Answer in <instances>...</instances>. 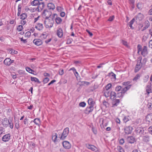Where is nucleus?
<instances>
[{"label": "nucleus", "mask_w": 152, "mask_h": 152, "mask_svg": "<svg viewBox=\"0 0 152 152\" xmlns=\"http://www.w3.org/2000/svg\"><path fill=\"white\" fill-rule=\"evenodd\" d=\"M140 52L143 56H146L148 53L147 47L144 46L142 48V46L140 45H137V53L140 54Z\"/></svg>", "instance_id": "1"}, {"label": "nucleus", "mask_w": 152, "mask_h": 152, "mask_svg": "<svg viewBox=\"0 0 152 152\" xmlns=\"http://www.w3.org/2000/svg\"><path fill=\"white\" fill-rule=\"evenodd\" d=\"M44 23L45 27L47 28H51L53 25V21L52 20H50L47 19L44 22Z\"/></svg>", "instance_id": "2"}, {"label": "nucleus", "mask_w": 152, "mask_h": 152, "mask_svg": "<svg viewBox=\"0 0 152 152\" xmlns=\"http://www.w3.org/2000/svg\"><path fill=\"white\" fill-rule=\"evenodd\" d=\"M141 58H139L137 61V64L135 66L134 72H138L141 69L142 67L141 64Z\"/></svg>", "instance_id": "3"}, {"label": "nucleus", "mask_w": 152, "mask_h": 152, "mask_svg": "<svg viewBox=\"0 0 152 152\" xmlns=\"http://www.w3.org/2000/svg\"><path fill=\"white\" fill-rule=\"evenodd\" d=\"M69 131V129L68 127L65 128L62 134L61 135L60 138L61 140H64L68 135Z\"/></svg>", "instance_id": "4"}, {"label": "nucleus", "mask_w": 152, "mask_h": 152, "mask_svg": "<svg viewBox=\"0 0 152 152\" xmlns=\"http://www.w3.org/2000/svg\"><path fill=\"white\" fill-rule=\"evenodd\" d=\"M52 13L50 11L44 10L42 14L43 16L46 19L48 18L51 15Z\"/></svg>", "instance_id": "5"}, {"label": "nucleus", "mask_w": 152, "mask_h": 152, "mask_svg": "<svg viewBox=\"0 0 152 152\" xmlns=\"http://www.w3.org/2000/svg\"><path fill=\"white\" fill-rule=\"evenodd\" d=\"M133 128L131 126H126L124 128V131L126 134H128L131 133Z\"/></svg>", "instance_id": "6"}, {"label": "nucleus", "mask_w": 152, "mask_h": 152, "mask_svg": "<svg viewBox=\"0 0 152 152\" xmlns=\"http://www.w3.org/2000/svg\"><path fill=\"white\" fill-rule=\"evenodd\" d=\"M9 121V120L7 118H4L2 120V124L4 127H7L8 126Z\"/></svg>", "instance_id": "7"}, {"label": "nucleus", "mask_w": 152, "mask_h": 152, "mask_svg": "<svg viewBox=\"0 0 152 152\" xmlns=\"http://www.w3.org/2000/svg\"><path fill=\"white\" fill-rule=\"evenodd\" d=\"M56 34L59 38H61L63 37V31L61 28L60 27L58 28L56 31Z\"/></svg>", "instance_id": "8"}, {"label": "nucleus", "mask_w": 152, "mask_h": 152, "mask_svg": "<svg viewBox=\"0 0 152 152\" xmlns=\"http://www.w3.org/2000/svg\"><path fill=\"white\" fill-rule=\"evenodd\" d=\"M45 6V4L44 2H42L38 4V7L36 8L37 11L40 12L43 9Z\"/></svg>", "instance_id": "9"}, {"label": "nucleus", "mask_w": 152, "mask_h": 152, "mask_svg": "<svg viewBox=\"0 0 152 152\" xmlns=\"http://www.w3.org/2000/svg\"><path fill=\"white\" fill-rule=\"evenodd\" d=\"M86 146L88 148L91 150L92 151L96 152L98 150L97 148L93 145L87 144H86Z\"/></svg>", "instance_id": "10"}, {"label": "nucleus", "mask_w": 152, "mask_h": 152, "mask_svg": "<svg viewBox=\"0 0 152 152\" xmlns=\"http://www.w3.org/2000/svg\"><path fill=\"white\" fill-rule=\"evenodd\" d=\"M62 145L64 148L66 149H69L71 147L70 144L69 142L67 141L63 142Z\"/></svg>", "instance_id": "11"}, {"label": "nucleus", "mask_w": 152, "mask_h": 152, "mask_svg": "<svg viewBox=\"0 0 152 152\" xmlns=\"http://www.w3.org/2000/svg\"><path fill=\"white\" fill-rule=\"evenodd\" d=\"M10 138V135L8 134L4 135L2 137V140L4 142L8 141Z\"/></svg>", "instance_id": "12"}, {"label": "nucleus", "mask_w": 152, "mask_h": 152, "mask_svg": "<svg viewBox=\"0 0 152 152\" xmlns=\"http://www.w3.org/2000/svg\"><path fill=\"white\" fill-rule=\"evenodd\" d=\"M36 28L39 31H41L43 28V26L42 24L40 23H37L35 26Z\"/></svg>", "instance_id": "13"}, {"label": "nucleus", "mask_w": 152, "mask_h": 152, "mask_svg": "<svg viewBox=\"0 0 152 152\" xmlns=\"http://www.w3.org/2000/svg\"><path fill=\"white\" fill-rule=\"evenodd\" d=\"M142 137V141L145 142H148L150 141V137L147 134L143 136Z\"/></svg>", "instance_id": "14"}, {"label": "nucleus", "mask_w": 152, "mask_h": 152, "mask_svg": "<svg viewBox=\"0 0 152 152\" xmlns=\"http://www.w3.org/2000/svg\"><path fill=\"white\" fill-rule=\"evenodd\" d=\"M57 135L56 133H53L52 134V139L53 141L55 144H56L58 142V140L57 139Z\"/></svg>", "instance_id": "15"}, {"label": "nucleus", "mask_w": 152, "mask_h": 152, "mask_svg": "<svg viewBox=\"0 0 152 152\" xmlns=\"http://www.w3.org/2000/svg\"><path fill=\"white\" fill-rule=\"evenodd\" d=\"M33 42L37 46L41 45L42 43V41L40 39H34L33 41Z\"/></svg>", "instance_id": "16"}, {"label": "nucleus", "mask_w": 152, "mask_h": 152, "mask_svg": "<svg viewBox=\"0 0 152 152\" xmlns=\"http://www.w3.org/2000/svg\"><path fill=\"white\" fill-rule=\"evenodd\" d=\"M127 140L128 142L130 143H133L135 142V138L132 136L128 137Z\"/></svg>", "instance_id": "17"}, {"label": "nucleus", "mask_w": 152, "mask_h": 152, "mask_svg": "<svg viewBox=\"0 0 152 152\" xmlns=\"http://www.w3.org/2000/svg\"><path fill=\"white\" fill-rule=\"evenodd\" d=\"M93 109L94 107L92 106H89V107H87L85 110V113L88 114L91 112L93 110Z\"/></svg>", "instance_id": "18"}, {"label": "nucleus", "mask_w": 152, "mask_h": 152, "mask_svg": "<svg viewBox=\"0 0 152 152\" xmlns=\"http://www.w3.org/2000/svg\"><path fill=\"white\" fill-rule=\"evenodd\" d=\"M146 119L147 122L152 123V113L148 114L146 117Z\"/></svg>", "instance_id": "19"}, {"label": "nucleus", "mask_w": 152, "mask_h": 152, "mask_svg": "<svg viewBox=\"0 0 152 152\" xmlns=\"http://www.w3.org/2000/svg\"><path fill=\"white\" fill-rule=\"evenodd\" d=\"M131 87V85H129L124 88H122L121 92H122L123 94H124Z\"/></svg>", "instance_id": "20"}, {"label": "nucleus", "mask_w": 152, "mask_h": 152, "mask_svg": "<svg viewBox=\"0 0 152 152\" xmlns=\"http://www.w3.org/2000/svg\"><path fill=\"white\" fill-rule=\"evenodd\" d=\"M144 18L143 15L141 13H139L136 16V19L139 20H141Z\"/></svg>", "instance_id": "21"}, {"label": "nucleus", "mask_w": 152, "mask_h": 152, "mask_svg": "<svg viewBox=\"0 0 152 152\" xmlns=\"http://www.w3.org/2000/svg\"><path fill=\"white\" fill-rule=\"evenodd\" d=\"M11 59L9 58H6L4 61V64L6 66H10V65Z\"/></svg>", "instance_id": "22"}, {"label": "nucleus", "mask_w": 152, "mask_h": 152, "mask_svg": "<svg viewBox=\"0 0 152 152\" xmlns=\"http://www.w3.org/2000/svg\"><path fill=\"white\" fill-rule=\"evenodd\" d=\"M55 21L56 23L58 24H60L62 22V19L58 16H56L55 19Z\"/></svg>", "instance_id": "23"}, {"label": "nucleus", "mask_w": 152, "mask_h": 152, "mask_svg": "<svg viewBox=\"0 0 152 152\" xmlns=\"http://www.w3.org/2000/svg\"><path fill=\"white\" fill-rule=\"evenodd\" d=\"M111 92L109 90H105L104 91V95L106 97H108L110 96Z\"/></svg>", "instance_id": "24"}, {"label": "nucleus", "mask_w": 152, "mask_h": 152, "mask_svg": "<svg viewBox=\"0 0 152 152\" xmlns=\"http://www.w3.org/2000/svg\"><path fill=\"white\" fill-rule=\"evenodd\" d=\"M88 103L90 105L89 106H92L93 107L94 106L95 104V102L94 101L93 99L92 98L89 99L88 100Z\"/></svg>", "instance_id": "25"}, {"label": "nucleus", "mask_w": 152, "mask_h": 152, "mask_svg": "<svg viewBox=\"0 0 152 152\" xmlns=\"http://www.w3.org/2000/svg\"><path fill=\"white\" fill-rule=\"evenodd\" d=\"M48 7L50 10H53L55 8V5L52 3H48Z\"/></svg>", "instance_id": "26"}, {"label": "nucleus", "mask_w": 152, "mask_h": 152, "mask_svg": "<svg viewBox=\"0 0 152 152\" xmlns=\"http://www.w3.org/2000/svg\"><path fill=\"white\" fill-rule=\"evenodd\" d=\"M39 3V0H34L31 2V4L32 6H37L38 5Z\"/></svg>", "instance_id": "27"}, {"label": "nucleus", "mask_w": 152, "mask_h": 152, "mask_svg": "<svg viewBox=\"0 0 152 152\" xmlns=\"http://www.w3.org/2000/svg\"><path fill=\"white\" fill-rule=\"evenodd\" d=\"M135 21V19L133 18L132 20L128 23V25L132 29H133L134 28L132 26V25Z\"/></svg>", "instance_id": "28"}, {"label": "nucleus", "mask_w": 152, "mask_h": 152, "mask_svg": "<svg viewBox=\"0 0 152 152\" xmlns=\"http://www.w3.org/2000/svg\"><path fill=\"white\" fill-rule=\"evenodd\" d=\"M117 96L115 92H111L110 96L111 99H114L115 97H117Z\"/></svg>", "instance_id": "29"}, {"label": "nucleus", "mask_w": 152, "mask_h": 152, "mask_svg": "<svg viewBox=\"0 0 152 152\" xmlns=\"http://www.w3.org/2000/svg\"><path fill=\"white\" fill-rule=\"evenodd\" d=\"M33 121L36 125L39 126L40 124V121L39 119L38 118H36L34 119Z\"/></svg>", "instance_id": "30"}, {"label": "nucleus", "mask_w": 152, "mask_h": 152, "mask_svg": "<svg viewBox=\"0 0 152 152\" xmlns=\"http://www.w3.org/2000/svg\"><path fill=\"white\" fill-rule=\"evenodd\" d=\"M136 131L137 134H142L144 132V130L142 128H137Z\"/></svg>", "instance_id": "31"}, {"label": "nucleus", "mask_w": 152, "mask_h": 152, "mask_svg": "<svg viewBox=\"0 0 152 152\" xmlns=\"http://www.w3.org/2000/svg\"><path fill=\"white\" fill-rule=\"evenodd\" d=\"M31 80L32 81H34L35 82H37L38 83H40V82L39 80L37 78L33 77H31Z\"/></svg>", "instance_id": "32"}, {"label": "nucleus", "mask_w": 152, "mask_h": 152, "mask_svg": "<svg viewBox=\"0 0 152 152\" xmlns=\"http://www.w3.org/2000/svg\"><path fill=\"white\" fill-rule=\"evenodd\" d=\"M120 102L119 100L118 99H115L113 103V107L117 106L118 104Z\"/></svg>", "instance_id": "33"}, {"label": "nucleus", "mask_w": 152, "mask_h": 152, "mask_svg": "<svg viewBox=\"0 0 152 152\" xmlns=\"http://www.w3.org/2000/svg\"><path fill=\"white\" fill-rule=\"evenodd\" d=\"M21 6L20 4H19L18 6V13L17 14V15L18 16H20V15L21 11Z\"/></svg>", "instance_id": "34"}, {"label": "nucleus", "mask_w": 152, "mask_h": 152, "mask_svg": "<svg viewBox=\"0 0 152 152\" xmlns=\"http://www.w3.org/2000/svg\"><path fill=\"white\" fill-rule=\"evenodd\" d=\"M146 92L148 94L152 92L151 90V86L149 85L147 86L146 88Z\"/></svg>", "instance_id": "35"}, {"label": "nucleus", "mask_w": 152, "mask_h": 152, "mask_svg": "<svg viewBox=\"0 0 152 152\" xmlns=\"http://www.w3.org/2000/svg\"><path fill=\"white\" fill-rule=\"evenodd\" d=\"M20 19L21 20L25 19L27 18V15L26 13H23L20 15Z\"/></svg>", "instance_id": "36"}, {"label": "nucleus", "mask_w": 152, "mask_h": 152, "mask_svg": "<svg viewBox=\"0 0 152 152\" xmlns=\"http://www.w3.org/2000/svg\"><path fill=\"white\" fill-rule=\"evenodd\" d=\"M140 77V75L139 74H137L133 79V80L135 81H137V80H138Z\"/></svg>", "instance_id": "37"}, {"label": "nucleus", "mask_w": 152, "mask_h": 152, "mask_svg": "<svg viewBox=\"0 0 152 152\" xmlns=\"http://www.w3.org/2000/svg\"><path fill=\"white\" fill-rule=\"evenodd\" d=\"M130 118L129 116H125L123 119V121L124 123H126V122L129 120Z\"/></svg>", "instance_id": "38"}, {"label": "nucleus", "mask_w": 152, "mask_h": 152, "mask_svg": "<svg viewBox=\"0 0 152 152\" xmlns=\"http://www.w3.org/2000/svg\"><path fill=\"white\" fill-rule=\"evenodd\" d=\"M149 78V76L148 75H146L144 76L143 78V82L144 83H146L148 81V78Z\"/></svg>", "instance_id": "39"}, {"label": "nucleus", "mask_w": 152, "mask_h": 152, "mask_svg": "<svg viewBox=\"0 0 152 152\" xmlns=\"http://www.w3.org/2000/svg\"><path fill=\"white\" fill-rule=\"evenodd\" d=\"M57 10L59 12H61L64 10V8L62 7L57 6L56 7Z\"/></svg>", "instance_id": "40"}, {"label": "nucleus", "mask_w": 152, "mask_h": 152, "mask_svg": "<svg viewBox=\"0 0 152 152\" xmlns=\"http://www.w3.org/2000/svg\"><path fill=\"white\" fill-rule=\"evenodd\" d=\"M129 4H130L132 8L134 7V0H129Z\"/></svg>", "instance_id": "41"}, {"label": "nucleus", "mask_w": 152, "mask_h": 152, "mask_svg": "<svg viewBox=\"0 0 152 152\" xmlns=\"http://www.w3.org/2000/svg\"><path fill=\"white\" fill-rule=\"evenodd\" d=\"M147 107L149 109V110H152V103L151 102L148 103L147 105Z\"/></svg>", "instance_id": "42"}, {"label": "nucleus", "mask_w": 152, "mask_h": 152, "mask_svg": "<svg viewBox=\"0 0 152 152\" xmlns=\"http://www.w3.org/2000/svg\"><path fill=\"white\" fill-rule=\"evenodd\" d=\"M26 69L27 72L31 74H32V72H34V71L32 69L28 67H26Z\"/></svg>", "instance_id": "43"}, {"label": "nucleus", "mask_w": 152, "mask_h": 152, "mask_svg": "<svg viewBox=\"0 0 152 152\" xmlns=\"http://www.w3.org/2000/svg\"><path fill=\"white\" fill-rule=\"evenodd\" d=\"M23 28V26L22 25H19L17 27V30L19 31H21Z\"/></svg>", "instance_id": "44"}, {"label": "nucleus", "mask_w": 152, "mask_h": 152, "mask_svg": "<svg viewBox=\"0 0 152 152\" xmlns=\"http://www.w3.org/2000/svg\"><path fill=\"white\" fill-rule=\"evenodd\" d=\"M15 127L17 129L19 128V121H17V122L15 123Z\"/></svg>", "instance_id": "45"}, {"label": "nucleus", "mask_w": 152, "mask_h": 152, "mask_svg": "<svg viewBox=\"0 0 152 152\" xmlns=\"http://www.w3.org/2000/svg\"><path fill=\"white\" fill-rule=\"evenodd\" d=\"M49 80V79L48 77H46L43 80V82L45 84L47 83Z\"/></svg>", "instance_id": "46"}, {"label": "nucleus", "mask_w": 152, "mask_h": 152, "mask_svg": "<svg viewBox=\"0 0 152 152\" xmlns=\"http://www.w3.org/2000/svg\"><path fill=\"white\" fill-rule=\"evenodd\" d=\"M117 97L120 98L123 96V94L121 92L117 93Z\"/></svg>", "instance_id": "47"}, {"label": "nucleus", "mask_w": 152, "mask_h": 152, "mask_svg": "<svg viewBox=\"0 0 152 152\" xmlns=\"http://www.w3.org/2000/svg\"><path fill=\"white\" fill-rule=\"evenodd\" d=\"M143 5L141 3H138L137 5V7L139 9H141L143 7Z\"/></svg>", "instance_id": "48"}, {"label": "nucleus", "mask_w": 152, "mask_h": 152, "mask_svg": "<svg viewBox=\"0 0 152 152\" xmlns=\"http://www.w3.org/2000/svg\"><path fill=\"white\" fill-rule=\"evenodd\" d=\"M79 105L80 107H84L86 105V103L84 102H82L79 103Z\"/></svg>", "instance_id": "49"}, {"label": "nucleus", "mask_w": 152, "mask_h": 152, "mask_svg": "<svg viewBox=\"0 0 152 152\" xmlns=\"http://www.w3.org/2000/svg\"><path fill=\"white\" fill-rule=\"evenodd\" d=\"M30 8V11L31 12H33L37 11L36 8H32L31 7H29Z\"/></svg>", "instance_id": "50"}, {"label": "nucleus", "mask_w": 152, "mask_h": 152, "mask_svg": "<svg viewBox=\"0 0 152 152\" xmlns=\"http://www.w3.org/2000/svg\"><path fill=\"white\" fill-rule=\"evenodd\" d=\"M47 35L46 33H43L41 35V37L43 39H45L46 38Z\"/></svg>", "instance_id": "51"}, {"label": "nucleus", "mask_w": 152, "mask_h": 152, "mask_svg": "<svg viewBox=\"0 0 152 152\" xmlns=\"http://www.w3.org/2000/svg\"><path fill=\"white\" fill-rule=\"evenodd\" d=\"M122 87L120 86H118L115 88V91H121Z\"/></svg>", "instance_id": "52"}, {"label": "nucleus", "mask_w": 152, "mask_h": 152, "mask_svg": "<svg viewBox=\"0 0 152 152\" xmlns=\"http://www.w3.org/2000/svg\"><path fill=\"white\" fill-rule=\"evenodd\" d=\"M31 35V32L30 31H27L25 34V37H29Z\"/></svg>", "instance_id": "53"}, {"label": "nucleus", "mask_w": 152, "mask_h": 152, "mask_svg": "<svg viewBox=\"0 0 152 152\" xmlns=\"http://www.w3.org/2000/svg\"><path fill=\"white\" fill-rule=\"evenodd\" d=\"M150 25L149 22L148 20H146L145 22V26L147 27H148Z\"/></svg>", "instance_id": "54"}, {"label": "nucleus", "mask_w": 152, "mask_h": 152, "mask_svg": "<svg viewBox=\"0 0 152 152\" xmlns=\"http://www.w3.org/2000/svg\"><path fill=\"white\" fill-rule=\"evenodd\" d=\"M58 73L59 75H62L64 73V70L63 69H59Z\"/></svg>", "instance_id": "55"}, {"label": "nucleus", "mask_w": 152, "mask_h": 152, "mask_svg": "<svg viewBox=\"0 0 152 152\" xmlns=\"http://www.w3.org/2000/svg\"><path fill=\"white\" fill-rule=\"evenodd\" d=\"M118 148L120 152H124V151L123 148L120 146L118 147Z\"/></svg>", "instance_id": "56"}, {"label": "nucleus", "mask_w": 152, "mask_h": 152, "mask_svg": "<svg viewBox=\"0 0 152 152\" xmlns=\"http://www.w3.org/2000/svg\"><path fill=\"white\" fill-rule=\"evenodd\" d=\"M109 75L110 76H112L113 77L114 79L116 78V75L113 72H111L109 73Z\"/></svg>", "instance_id": "57"}, {"label": "nucleus", "mask_w": 152, "mask_h": 152, "mask_svg": "<svg viewBox=\"0 0 152 152\" xmlns=\"http://www.w3.org/2000/svg\"><path fill=\"white\" fill-rule=\"evenodd\" d=\"M111 85L110 83L108 84L106 86L105 90H109V89L111 87Z\"/></svg>", "instance_id": "58"}, {"label": "nucleus", "mask_w": 152, "mask_h": 152, "mask_svg": "<svg viewBox=\"0 0 152 152\" xmlns=\"http://www.w3.org/2000/svg\"><path fill=\"white\" fill-rule=\"evenodd\" d=\"M92 130L93 132V133L94 134H96L97 133V130H96V129L95 128H94V127H92Z\"/></svg>", "instance_id": "59"}, {"label": "nucleus", "mask_w": 152, "mask_h": 152, "mask_svg": "<svg viewBox=\"0 0 152 152\" xmlns=\"http://www.w3.org/2000/svg\"><path fill=\"white\" fill-rule=\"evenodd\" d=\"M71 70H72L73 71V73H74V74H75V76L76 77L77 76L75 74V72L76 71L74 67H72V68H71L69 70V71H71Z\"/></svg>", "instance_id": "60"}, {"label": "nucleus", "mask_w": 152, "mask_h": 152, "mask_svg": "<svg viewBox=\"0 0 152 152\" xmlns=\"http://www.w3.org/2000/svg\"><path fill=\"white\" fill-rule=\"evenodd\" d=\"M8 126H9V127L11 129H12L13 128V123H11V121L10 122L9 121V123L8 124Z\"/></svg>", "instance_id": "61"}, {"label": "nucleus", "mask_w": 152, "mask_h": 152, "mask_svg": "<svg viewBox=\"0 0 152 152\" xmlns=\"http://www.w3.org/2000/svg\"><path fill=\"white\" fill-rule=\"evenodd\" d=\"M124 142V140L123 138L120 139L119 140V143L121 145H123Z\"/></svg>", "instance_id": "62"}, {"label": "nucleus", "mask_w": 152, "mask_h": 152, "mask_svg": "<svg viewBox=\"0 0 152 152\" xmlns=\"http://www.w3.org/2000/svg\"><path fill=\"white\" fill-rule=\"evenodd\" d=\"M148 131L149 133L152 134V126L148 128Z\"/></svg>", "instance_id": "63"}, {"label": "nucleus", "mask_w": 152, "mask_h": 152, "mask_svg": "<svg viewBox=\"0 0 152 152\" xmlns=\"http://www.w3.org/2000/svg\"><path fill=\"white\" fill-rule=\"evenodd\" d=\"M149 46L150 48H152V39L149 41Z\"/></svg>", "instance_id": "64"}]
</instances>
